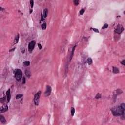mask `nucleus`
<instances>
[{
	"label": "nucleus",
	"instance_id": "1",
	"mask_svg": "<svg viewBox=\"0 0 125 125\" xmlns=\"http://www.w3.org/2000/svg\"><path fill=\"white\" fill-rule=\"evenodd\" d=\"M110 111L113 117H119L121 121H125V103H122L119 105L111 107Z\"/></svg>",
	"mask_w": 125,
	"mask_h": 125
},
{
	"label": "nucleus",
	"instance_id": "2",
	"mask_svg": "<svg viewBox=\"0 0 125 125\" xmlns=\"http://www.w3.org/2000/svg\"><path fill=\"white\" fill-rule=\"evenodd\" d=\"M76 47H77V45H75L72 48H68V52L67 53V55L66 56V58L67 59V62L66 63V65L64 67L65 69V73L64 76L65 78H67V73H68L69 71V65H70L71 63V60H72L73 58V56H74V54L75 53V50H76Z\"/></svg>",
	"mask_w": 125,
	"mask_h": 125
},
{
	"label": "nucleus",
	"instance_id": "3",
	"mask_svg": "<svg viewBox=\"0 0 125 125\" xmlns=\"http://www.w3.org/2000/svg\"><path fill=\"white\" fill-rule=\"evenodd\" d=\"M13 73L15 74V78L16 81H17V82H20L22 79V76H23L22 70L20 69H15L13 72Z\"/></svg>",
	"mask_w": 125,
	"mask_h": 125
},
{
	"label": "nucleus",
	"instance_id": "4",
	"mask_svg": "<svg viewBox=\"0 0 125 125\" xmlns=\"http://www.w3.org/2000/svg\"><path fill=\"white\" fill-rule=\"evenodd\" d=\"M41 94H42V91H39L34 95L33 100L35 106H39V104H40V98L41 97Z\"/></svg>",
	"mask_w": 125,
	"mask_h": 125
},
{
	"label": "nucleus",
	"instance_id": "5",
	"mask_svg": "<svg viewBox=\"0 0 125 125\" xmlns=\"http://www.w3.org/2000/svg\"><path fill=\"white\" fill-rule=\"evenodd\" d=\"M125 30V28L122 25L118 24L116 27H115L114 32L118 35H121Z\"/></svg>",
	"mask_w": 125,
	"mask_h": 125
},
{
	"label": "nucleus",
	"instance_id": "6",
	"mask_svg": "<svg viewBox=\"0 0 125 125\" xmlns=\"http://www.w3.org/2000/svg\"><path fill=\"white\" fill-rule=\"evenodd\" d=\"M35 46H36V41L35 40H32L30 42L28 43V50L29 53H32V51L34 50L35 48Z\"/></svg>",
	"mask_w": 125,
	"mask_h": 125
},
{
	"label": "nucleus",
	"instance_id": "7",
	"mask_svg": "<svg viewBox=\"0 0 125 125\" xmlns=\"http://www.w3.org/2000/svg\"><path fill=\"white\" fill-rule=\"evenodd\" d=\"M116 92L117 94H114L115 92H113V95H112V99L114 103H115L116 101H117V95L122 94V93H123L124 92L123 91V90L121 89H118L116 90Z\"/></svg>",
	"mask_w": 125,
	"mask_h": 125
},
{
	"label": "nucleus",
	"instance_id": "8",
	"mask_svg": "<svg viewBox=\"0 0 125 125\" xmlns=\"http://www.w3.org/2000/svg\"><path fill=\"white\" fill-rule=\"evenodd\" d=\"M51 91H52V88H51V86L49 85H46V90L44 92V96L45 97L49 96V95L51 94Z\"/></svg>",
	"mask_w": 125,
	"mask_h": 125
},
{
	"label": "nucleus",
	"instance_id": "9",
	"mask_svg": "<svg viewBox=\"0 0 125 125\" xmlns=\"http://www.w3.org/2000/svg\"><path fill=\"white\" fill-rule=\"evenodd\" d=\"M6 95L7 96L6 103H9L10 99H11V95L10 94V89H8L6 92Z\"/></svg>",
	"mask_w": 125,
	"mask_h": 125
},
{
	"label": "nucleus",
	"instance_id": "10",
	"mask_svg": "<svg viewBox=\"0 0 125 125\" xmlns=\"http://www.w3.org/2000/svg\"><path fill=\"white\" fill-rule=\"evenodd\" d=\"M112 73L114 75L120 74V69L116 66H112Z\"/></svg>",
	"mask_w": 125,
	"mask_h": 125
},
{
	"label": "nucleus",
	"instance_id": "11",
	"mask_svg": "<svg viewBox=\"0 0 125 125\" xmlns=\"http://www.w3.org/2000/svg\"><path fill=\"white\" fill-rule=\"evenodd\" d=\"M24 74L28 79H30L32 76V72L29 69H27L25 70Z\"/></svg>",
	"mask_w": 125,
	"mask_h": 125
},
{
	"label": "nucleus",
	"instance_id": "12",
	"mask_svg": "<svg viewBox=\"0 0 125 125\" xmlns=\"http://www.w3.org/2000/svg\"><path fill=\"white\" fill-rule=\"evenodd\" d=\"M0 122H1L2 125L6 124V119H5V118L2 115H0Z\"/></svg>",
	"mask_w": 125,
	"mask_h": 125
},
{
	"label": "nucleus",
	"instance_id": "13",
	"mask_svg": "<svg viewBox=\"0 0 125 125\" xmlns=\"http://www.w3.org/2000/svg\"><path fill=\"white\" fill-rule=\"evenodd\" d=\"M43 16L44 18H46L47 16H48V8H45L43 10Z\"/></svg>",
	"mask_w": 125,
	"mask_h": 125
},
{
	"label": "nucleus",
	"instance_id": "14",
	"mask_svg": "<svg viewBox=\"0 0 125 125\" xmlns=\"http://www.w3.org/2000/svg\"><path fill=\"white\" fill-rule=\"evenodd\" d=\"M19 41V33H18L17 36L15 37L14 41L13 42L14 44H16V43H18V42Z\"/></svg>",
	"mask_w": 125,
	"mask_h": 125
},
{
	"label": "nucleus",
	"instance_id": "15",
	"mask_svg": "<svg viewBox=\"0 0 125 125\" xmlns=\"http://www.w3.org/2000/svg\"><path fill=\"white\" fill-rule=\"evenodd\" d=\"M65 48H66V46H65V45L61 46L60 52L61 53H65Z\"/></svg>",
	"mask_w": 125,
	"mask_h": 125
},
{
	"label": "nucleus",
	"instance_id": "16",
	"mask_svg": "<svg viewBox=\"0 0 125 125\" xmlns=\"http://www.w3.org/2000/svg\"><path fill=\"white\" fill-rule=\"evenodd\" d=\"M42 30H46L47 24L45 21H43L42 24L41 25Z\"/></svg>",
	"mask_w": 125,
	"mask_h": 125
},
{
	"label": "nucleus",
	"instance_id": "17",
	"mask_svg": "<svg viewBox=\"0 0 125 125\" xmlns=\"http://www.w3.org/2000/svg\"><path fill=\"white\" fill-rule=\"evenodd\" d=\"M44 20H45V18L43 16L42 13H41V19L39 21V23L42 24V22H44Z\"/></svg>",
	"mask_w": 125,
	"mask_h": 125
},
{
	"label": "nucleus",
	"instance_id": "18",
	"mask_svg": "<svg viewBox=\"0 0 125 125\" xmlns=\"http://www.w3.org/2000/svg\"><path fill=\"white\" fill-rule=\"evenodd\" d=\"M23 66L24 67H29L30 66V61H25L23 62Z\"/></svg>",
	"mask_w": 125,
	"mask_h": 125
},
{
	"label": "nucleus",
	"instance_id": "19",
	"mask_svg": "<svg viewBox=\"0 0 125 125\" xmlns=\"http://www.w3.org/2000/svg\"><path fill=\"white\" fill-rule=\"evenodd\" d=\"M108 123H109V118L108 117L104 118L102 121V124H108Z\"/></svg>",
	"mask_w": 125,
	"mask_h": 125
},
{
	"label": "nucleus",
	"instance_id": "20",
	"mask_svg": "<svg viewBox=\"0 0 125 125\" xmlns=\"http://www.w3.org/2000/svg\"><path fill=\"white\" fill-rule=\"evenodd\" d=\"M6 101V96H4L3 97L0 98V103H4Z\"/></svg>",
	"mask_w": 125,
	"mask_h": 125
},
{
	"label": "nucleus",
	"instance_id": "21",
	"mask_svg": "<svg viewBox=\"0 0 125 125\" xmlns=\"http://www.w3.org/2000/svg\"><path fill=\"white\" fill-rule=\"evenodd\" d=\"M73 3L75 6H78L80 4V0H73Z\"/></svg>",
	"mask_w": 125,
	"mask_h": 125
},
{
	"label": "nucleus",
	"instance_id": "22",
	"mask_svg": "<svg viewBox=\"0 0 125 125\" xmlns=\"http://www.w3.org/2000/svg\"><path fill=\"white\" fill-rule=\"evenodd\" d=\"M86 62L88 64V65H91V64H92V63H93V62H92V58H88L87 59Z\"/></svg>",
	"mask_w": 125,
	"mask_h": 125
},
{
	"label": "nucleus",
	"instance_id": "23",
	"mask_svg": "<svg viewBox=\"0 0 125 125\" xmlns=\"http://www.w3.org/2000/svg\"><path fill=\"white\" fill-rule=\"evenodd\" d=\"M24 95L22 94H18L16 95V99H19L20 98H22Z\"/></svg>",
	"mask_w": 125,
	"mask_h": 125
},
{
	"label": "nucleus",
	"instance_id": "24",
	"mask_svg": "<svg viewBox=\"0 0 125 125\" xmlns=\"http://www.w3.org/2000/svg\"><path fill=\"white\" fill-rule=\"evenodd\" d=\"M85 12V10L83 8L81 9V10H80L79 13L80 15H83V14Z\"/></svg>",
	"mask_w": 125,
	"mask_h": 125
},
{
	"label": "nucleus",
	"instance_id": "25",
	"mask_svg": "<svg viewBox=\"0 0 125 125\" xmlns=\"http://www.w3.org/2000/svg\"><path fill=\"white\" fill-rule=\"evenodd\" d=\"M3 105L5 106L4 108V110H5V112H7V111H8V106L5 103H3Z\"/></svg>",
	"mask_w": 125,
	"mask_h": 125
},
{
	"label": "nucleus",
	"instance_id": "26",
	"mask_svg": "<svg viewBox=\"0 0 125 125\" xmlns=\"http://www.w3.org/2000/svg\"><path fill=\"white\" fill-rule=\"evenodd\" d=\"M101 97H102V95L99 93H97L95 96V98L96 99H99V98H101Z\"/></svg>",
	"mask_w": 125,
	"mask_h": 125
},
{
	"label": "nucleus",
	"instance_id": "27",
	"mask_svg": "<svg viewBox=\"0 0 125 125\" xmlns=\"http://www.w3.org/2000/svg\"><path fill=\"white\" fill-rule=\"evenodd\" d=\"M71 116H74V115H75V108L71 107Z\"/></svg>",
	"mask_w": 125,
	"mask_h": 125
},
{
	"label": "nucleus",
	"instance_id": "28",
	"mask_svg": "<svg viewBox=\"0 0 125 125\" xmlns=\"http://www.w3.org/2000/svg\"><path fill=\"white\" fill-rule=\"evenodd\" d=\"M90 30H93L95 33H99V30L97 28H93L92 27L90 28Z\"/></svg>",
	"mask_w": 125,
	"mask_h": 125
},
{
	"label": "nucleus",
	"instance_id": "29",
	"mask_svg": "<svg viewBox=\"0 0 125 125\" xmlns=\"http://www.w3.org/2000/svg\"><path fill=\"white\" fill-rule=\"evenodd\" d=\"M20 50H21V53H22V54H24V53H25V52L26 51V50L25 49V48L22 47H21L20 48Z\"/></svg>",
	"mask_w": 125,
	"mask_h": 125
},
{
	"label": "nucleus",
	"instance_id": "30",
	"mask_svg": "<svg viewBox=\"0 0 125 125\" xmlns=\"http://www.w3.org/2000/svg\"><path fill=\"white\" fill-rule=\"evenodd\" d=\"M86 64H87V62H86V61H83L82 63H81V65L83 67H85V66L86 65Z\"/></svg>",
	"mask_w": 125,
	"mask_h": 125
},
{
	"label": "nucleus",
	"instance_id": "31",
	"mask_svg": "<svg viewBox=\"0 0 125 125\" xmlns=\"http://www.w3.org/2000/svg\"><path fill=\"white\" fill-rule=\"evenodd\" d=\"M108 27H109V25H108V24H105L102 27V30H104V29H107V28H108Z\"/></svg>",
	"mask_w": 125,
	"mask_h": 125
},
{
	"label": "nucleus",
	"instance_id": "32",
	"mask_svg": "<svg viewBox=\"0 0 125 125\" xmlns=\"http://www.w3.org/2000/svg\"><path fill=\"white\" fill-rule=\"evenodd\" d=\"M0 112H1V113H5V111L4 110V108L3 107V106H1L0 107Z\"/></svg>",
	"mask_w": 125,
	"mask_h": 125
},
{
	"label": "nucleus",
	"instance_id": "33",
	"mask_svg": "<svg viewBox=\"0 0 125 125\" xmlns=\"http://www.w3.org/2000/svg\"><path fill=\"white\" fill-rule=\"evenodd\" d=\"M30 5H31V8H33V7H34V0H30Z\"/></svg>",
	"mask_w": 125,
	"mask_h": 125
},
{
	"label": "nucleus",
	"instance_id": "34",
	"mask_svg": "<svg viewBox=\"0 0 125 125\" xmlns=\"http://www.w3.org/2000/svg\"><path fill=\"white\" fill-rule=\"evenodd\" d=\"M26 83V78L25 77H22V84H25Z\"/></svg>",
	"mask_w": 125,
	"mask_h": 125
},
{
	"label": "nucleus",
	"instance_id": "35",
	"mask_svg": "<svg viewBox=\"0 0 125 125\" xmlns=\"http://www.w3.org/2000/svg\"><path fill=\"white\" fill-rule=\"evenodd\" d=\"M38 48L39 49H42V44H40V43H38Z\"/></svg>",
	"mask_w": 125,
	"mask_h": 125
},
{
	"label": "nucleus",
	"instance_id": "36",
	"mask_svg": "<svg viewBox=\"0 0 125 125\" xmlns=\"http://www.w3.org/2000/svg\"><path fill=\"white\" fill-rule=\"evenodd\" d=\"M121 65H123V66H125V60H123L122 62H121Z\"/></svg>",
	"mask_w": 125,
	"mask_h": 125
},
{
	"label": "nucleus",
	"instance_id": "37",
	"mask_svg": "<svg viewBox=\"0 0 125 125\" xmlns=\"http://www.w3.org/2000/svg\"><path fill=\"white\" fill-rule=\"evenodd\" d=\"M83 39L84 40H85V42H88V38H87V37H85L84 36L83 37Z\"/></svg>",
	"mask_w": 125,
	"mask_h": 125
},
{
	"label": "nucleus",
	"instance_id": "38",
	"mask_svg": "<svg viewBox=\"0 0 125 125\" xmlns=\"http://www.w3.org/2000/svg\"><path fill=\"white\" fill-rule=\"evenodd\" d=\"M4 10H5V9L4 8L0 7V11H4Z\"/></svg>",
	"mask_w": 125,
	"mask_h": 125
},
{
	"label": "nucleus",
	"instance_id": "39",
	"mask_svg": "<svg viewBox=\"0 0 125 125\" xmlns=\"http://www.w3.org/2000/svg\"><path fill=\"white\" fill-rule=\"evenodd\" d=\"M14 50H15V48H13L9 50V52H11V51H14Z\"/></svg>",
	"mask_w": 125,
	"mask_h": 125
},
{
	"label": "nucleus",
	"instance_id": "40",
	"mask_svg": "<svg viewBox=\"0 0 125 125\" xmlns=\"http://www.w3.org/2000/svg\"><path fill=\"white\" fill-rule=\"evenodd\" d=\"M32 13H33V9H31L29 11V13L30 14H32Z\"/></svg>",
	"mask_w": 125,
	"mask_h": 125
},
{
	"label": "nucleus",
	"instance_id": "41",
	"mask_svg": "<svg viewBox=\"0 0 125 125\" xmlns=\"http://www.w3.org/2000/svg\"><path fill=\"white\" fill-rule=\"evenodd\" d=\"M21 104H23V98H21L20 101Z\"/></svg>",
	"mask_w": 125,
	"mask_h": 125
},
{
	"label": "nucleus",
	"instance_id": "42",
	"mask_svg": "<svg viewBox=\"0 0 125 125\" xmlns=\"http://www.w3.org/2000/svg\"><path fill=\"white\" fill-rule=\"evenodd\" d=\"M123 14H124V15H125V10L123 11Z\"/></svg>",
	"mask_w": 125,
	"mask_h": 125
},
{
	"label": "nucleus",
	"instance_id": "43",
	"mask_svg": "<svg viewBox=\"0 0 125 125\" xmlns=\"http://www.w3.org/2000/svg\"><path fill=\"white\" fill-rule=\"evenodd\" d=\"M11 88H12V87H14V85H12L11 86Z\"/></svg>",
	"mask_w": 125,
	"mask_h": 125
},
{
	"label": "nucleus",
	"instance_id": "44",
	"mask_svg": "<svg viewBox=\"0 0 125 125\" xmlns=\"http://www.w3.org/2000/svg\"><path fill=\"white\" fill-rule=\"evenodd\" d=\"M118 17H121V16L118 15V16H117V18H118Z\"/></svg>",
	"mask_w": 125,
	"mask_h": 125
},
{
	"label": "nucleus",
	"instance_id": "45",
	"mask_svg": "<svg viewBox=\"0 0 125 125\" xmlns=\"http://www.w3.org/2000/svg\"><path fill=\"white\" fill-rule=\"evenodd\" d=\"M106 70H107V71H109V68H106Z\"/></svg>",
	"mask_w": 125,
	"mask_h": 125
},
{
	"label": "nucleus",
	"instance_id": "46",
	"mask_svg": "<svg viewBox=\"0 0 125 125\" xmlns=\"http://www.w3.org/2000/svg\"><path fill=\"white\" fill-rule=\"evenodd\" d=\"M20 11H21L20 10H18V12H20Z\"/></svg>",
	"mask_w": 125,
	"mask_h": 125
},
{
	"label": "nucleus",
	"instance_id": "47",
	"mask_svg": "<svg viewBox=\"0 0 125 125\" xmlns=\"http://www.w3.org/2000/svg\"><path fill=\"white\" fill-rule=\"evenodd\" d=\"M23 13H21V15H23Z\"/></svg>",
	"mask_w": 125,
	"mask_h": 125
},
{
	"label": "nucleus",
	"instance_id": "48",
	"mask_svg": "<svg viewBox=\"0 0 125 125\" xmlns=\"http://www.w3.org/2000/svg\"><path fill=\"white\" fill-rule=\"evenodd\" d=\"M75 87H77V86H75Z\"/></svg>",
	"mask_w": 125,
	"mask_h": 125
},
{
	"label": "nucleus",
	"instance_id": "49",
	"mask_svg": "<svg viewBox=\"0 0 125 125\" xmlns=\"http://www.w3.org/2000/svg\"><path fill=\"white\" fill-rule=\"evenodd\" d=\"M90 38V37L89 36V37H88V38Z\"/></svg>",
	"mask_w": 125,
	"mask_h": 125
},
{
	"label": "nucleus",
	"instance_id": "50",
	"mask_svg": "<svg viewBox=\"0 0 125 125\" xmlns=\"http://www.w3.org/2000/svg\"><path fill=\"white\" fill-rule=\"evenodd\" d=\"M29 122H31V121H28Z\"/></svg>",
	"mask_w": 125,
	"mask_h": 125
}]
</instances>
